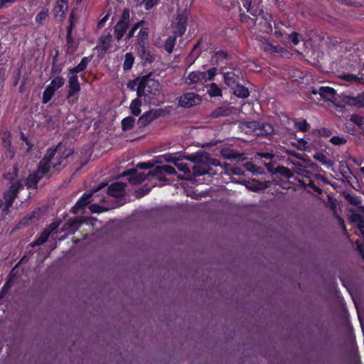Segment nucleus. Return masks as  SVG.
Instances as JSON below:
<instances>
[{
    "label": "nucleus",
    "instance_id": "obj_1",
    "mask_svg": "<svg viewBox=\"0 0 364 364\" xmlns=\"http://www.w3.org/2000/svg\"><path fill=\"white\" fill-rule=\"evenodd\" d=\"M136 96L143 97L144 102L149 105L159 106L164 103L161 86L158 80L152 77L151 73L142 75L136 87Z\"/></svg>",
    "mask_w": 364,
    "mask_h": 364
},
{
    "label": "nucleus",
    "instance_id": "obj_2",
    "mask_svg": "<svg viewBox=\"0 0 364 364\" xmlns=\"http://www.w3.org/2000/svg\"><path fill=\"white\" fill-rule=\"evenodd\" d=\"M73 151L68 150L63 146L61 142H59L55 146L50 147L42 160L48 162L49 164L51 163V161L54 159L55 156L57 154V162L55 163L53 166L54 168H58L60 166L65 159H67L70 155L73 154Z\"/></svg>",
    "mask_w": 364,
    "mask_h": 364
},
{
    "label": "nucleus",
    "instance_id": "obj_3",
    "mask_svg": "<svg viewBox=\"0 0 364 364\" xmlns=\"http://www.w3.org/2000/svg\"><path fill=\"white\" fill-rule=\"evenodd\" d=\"M130 26V11L128 8L123 9L118 21L114 26V39L119 42L126 34Z\"/></svg>",
    "mask_w": 364,
    "mask_h": 364
},
{
    "label": "nucleus",
    "instance_id": "obj_4",
    "mask_svg": "<svg viewBox=\"0 0 364 364\" xmlns=\"http://www.w3.org/2000/svg\"><path fill=\"white\" fill-rule=\"evenodd\" d=\"M165 110L162 108L152 109L143 113L139 117L137 121V124L139 128L146 127L148 124L156 120V119L164 116Z\"/></svg>",
    "mask_w": 364,
    "mask_h": 364
},
{
    "label": "nucleus",
    "instance_id": "obj_5",
    "mask_svg": "<svg viewBox=\"0 0 364 364\" xmlns=\"http://www.w3.org/2000/svg\"><path fill=\"white\" fill-rule=\"evenodd\" d=\"M188 20V14L186 10L183 11L177 15L175 21L171 25L174 35L181 37L185 33L187 28Z\"/></svg>",
    "mask_w": 364,
    "mask_h": 364
},
{
    "label": "nucleus",
    "instance_id": "obj_6",
    "mask_svg": "<svg viewBox=\"0 0 364 364\" xmlns=\"http://www.w3.org/2000/svg\"><path fill=\"white\" fill-rule=\"evenodd\" d=\"M106 186V184L102 183L98 186L97 188L94 190L92 192L83 193L80 196V198L77 200L75 204L71 208L70 212L73 214L78 213L81 209L84 208L87 205L90 203V198L92 194L102 189Z\"/></svg>",
    "mask_w": 364,
    "mask_h": 364
},
{
    "label": "nucleus",
    "instance_id": "obj_7",
    "mask_svg": "<svg viewBox=\"0 0 364 364\" xmlns=\"http://www.w3.org/2000/svg\"><path fill=\"white\" fill-rule=\"evenodd\" d=\"M309 92L312 95H319L326 101L333 102L336 100V90L328 86H321L318 89L311 87Z\"/></svg>",
    "mask_w": 364,
    "mask_h": 364
},
{
    "label": "nucleus",
    "instance_id": "obj_8",
    "mask_svg": "<svg viewBox=\"0 0 364 364\" xmlns=\"http://www.w3.org/2000/svg\"><path fill=\"white\" fill-rule=\"evenodd\" d=\"M201 101V97L196 93L187 92L181 96L178 104L181 107L188 108L198 105Z\"/></svg>",
    "mask_w": 364,
    "mask_h": 364
},
{
    "label": "nucleus",
    "instance_id": "obj_9",
    "mask_svg": "<svg viewBox=\"0 0 364 364\" xmlns=\"http://www.w3.org/2000/svg\"><path fill=\"white\" fill-rule=\"evenodd\" d=\"M261 19L259 21V30L265 33H271L273 31L272 22L273 21L272 16L268 13H264V11H259Z\"/></svg>",
    "mask_w": 364,
    "mask_h": 364
},
{
    "label": "nucleus",
    "instance_id": "obj_10",
    "mask_svg": "<svg viewBox=\"0 0 364 364\" xmlns=\"http://www.w3.org/2000/svg\"><path fill=\"white\" fill-rule=\"evenodd\" d=\"M80 91V84L78 80V76L75 74H71L68 77V90L67 94V99L70 100L71 97L77 95Z\"/></svg>",
    "mask_w": 364,
    "mask_h": 364
},
{
    "label": "nucleus",
    "instance_id": "obj_11",
    "mask_svg": "<svg viewBox=\"0 0 364 364\" xmlns=\"http://www.w3.org/2000/svg\"><path fill=\"white\" fill-rule=\"evenodd\" d=\"M241 73L239 70L223 73L224 83L230 88L235 87L240 83Z\"/></svg>",
    "mask_w": 364,
    "mask_h": 364
},
{
    "label": "nucleus",
    "instance_id": "obj_12",
    "mask_svg": "<svg viewBox=\"0 0 364 364\" xmlns=\"http://www.w3.org/2000/svg\"><path fill=\"white\" fill-rule=\"evenodd\" d=\"M230 58V55L227 50H214L211 55L212 64L216 66L225 64L227 60Z\"/></svg>",
    "mask_w": 364,
    "mask_h": 364
},
{
    "label": "nucleus",
    "instance_id": "obj_13",
    "mask_svg": "<svg viewBox=\"0 0 364 364\" xmlns=\"http://www.w3.org/2000/svg\"><path fill=\"white\" fill-rule=\"evenodd\" d=\"M259 46L263 51L269 54H282L284 50V48L279 46L273 45L268 39L264 38L260 40Z\"/></svg>",
    "mask_w": 364,
    "mask_h": 364
},
{
    "label": "nucleus",
    "instance_id": "obj_14",
    "mask_svg": "<svg viewBox=\"0 0 364 364\" xmlns=\"http://www.w3.org/2000/svg\"><path fill=\"white\" fill-rule=\"evenodd\" d=\"M140 30L136 36L135 47L147 46L149 28L144 25L139 27Z\"/></svg>",
    "mask_w": 364,
    "mask_h": 364
},
{
    "label": "nucleus",
    "instance_id": "obj_15",
    "mask_svg": "<svg viewBox=\"0 0 364 364\" xmlns=\"http://www.w3.org/2000/svg\"><path fill=\"white\" fill-rule=\"evenodd\" d=\"M136 50L144 64L151 63L154 61L155 55L150 52L147 46L136 47Z\"/></svg>",
    "mask_w": 364,
    "mask_h": 364
},
{
    "label": "nucleus",
    "instance_id": "obj_16",
    "mask_svg": "<svg viewBox=\"0 0 364 364\" xmlns=\"http://www.w3.org/2000/svg\"><path fill=\"white\" fill-rule=\"evenodd\" d=\"M17 197L18 196L16 195H14L12 193H9L6 191L4 193L3 198L4 202L3 203L1 200L0 201V208L2 210L4 213L6 214L9 212Z\"/></svg>",
    "mask_w": 364,
    "mask_h": 364
},
{
    "label": "nucleus",
    "instance_id": "obj_17",
    "mask_svg": "<svg viewBox=\"0 0 364 364\" xmlns=\"http://www.w3.org/2000/svg\"><path fill=\"white\" fill-rule=\"evenodd\" d=\"M125 185L122 182H115L107 188V193L112 197L122 196L124 192Z\"/></svg>",
    "mask_w": 364,
    "mask_h": 364
},
{
    "label": "nucleus",
    "instance_id": "obj_18",
    "mask_svg": "<svg viewBox=\"0 0 364 364\" xmlns=\"http://www.w3.org/2000/svg\"><path fill=\"white\" fill-rule=\"evenodd\" d=\"M192 173L194 176H200L205 174L215 175V171L213 168L205 164H198L193 166Z\"/></svg>",
    "mask_w": 364,
    "mask_h": 364
},
{
    "label": "nucleus",
    "instance_id": "obj_19",
    "mask_svg": "<svg viewBox=\"0 0 364 364\" xmlns=\"http://www.w3.org/2000/svg\"><path fill=\"white\" fill-rule=\"evenodd\" d=\"M93 58V55H90L89 56L83 57L80 62L74 68H69L68 72L70 74H75L77 75L79 73L83 72L86 70L88 64L90 63L92 59Z\"/></svg>",
    "mask_w": 364,
    "mask_h": 364
},
{
    "label": "nucleus",
    "instance_id": "obj_20",
    "mask_svg": "<svg viewBox=\"0 0 364 364\" xmlns=\"http://www.w3.org/2000/svg\"><path fill=\"white\" fill-rule=\"evenodd\" d=\"M164 173L174 175L176 173V171L175 168L171 165H161L156 166L149 171V175H162Z\"/></svg>",
    "mask_w": 364,
    "mask_h": 364
},
{
    "label": "nucleus",
    "instance_id": "obj_21",
    "mask_svg": "<svg viewBox=\"0 0 364 364\" xmlns=\"http://www.w3.org/2000/svg\"><path fill=\"white\" fill-rule=\"evenodd\" d=\"M112 42V34L109 32L106 34L104 33L98 39L97 47L100 48L105 53L111 48Z\"/></svg>",
    "mask_w": 364,
    "mask_h": 364
},
{
    "label": "nucleus",
    "instance_id": "obj_22",
    "mask_svg": "<svg viewBox=\"0 0 364 364\" xmlns=\"http://www.w3.org/2000/svg\"><path fill=\"white\" fill-rule=\"evenodd\" d=\"M274 131V127L270 124L259 122L255 135L267 137L271 136Z\"/></svg>",
    "mask_w": 364,
    "mask_h": 364
},
{
    "label": "nucleus",
    "instance_id": "obj_23",
    "mask_svg": "<svg viewBox=\"0 0 364 364\" xmlns=\"http://www.w3.org/2000/svg\"><path fill=\"white\" fill-rule=\"evenodd\" d=\"M205 74L200 71L191 72L186 78V83L188 85L204 82Z\"/></svg>",
    "mask_w": 364,
    "mask_h": 364
},
{
    "label": "nucleus",
    "instance_id": "obj_24",
    "mask_svg": "<svg viewBox=\"0 0 364 364\" xmlns=\"http://www.w3.org/2000/svg\"><path fill=\"white\" fill-rule=\"evenodd\" d=\"M156 178L159 181H168V179L166 178L164 174L162 175H149V173L146 176H145L144 173H137L134 171V176L132 177V179L134 180L136 183H139L144 181L146 178Z\"/></svg>",
    "mask_w": 364,
    "mask_h": 364
},
{
    "label": "nucleus",
    "instance_id": "obj_25",
    "mask_svg": "<svg viewBox=\"0 0 364 364\" xmlns=\"http://www.w3.org/2000/svg\"><path fill=\"white\" fill-rule=\"evenodd\" d=\"M220 153L223 157L227 159H235L236 161L243 159V154L232 149H222Z\"/></svg>",
    "mask_w": 364,
    "mask_h": 364
},
{
    "label": "nucleus",
    "instance_id": "obj_26",
    "mask_svg": "<svg viewBox=\"0 0 364 364\" xmlns=\"http://www.w3.org/2000/svg\"><path fill=\"white\" fill-rule=\"evenodd\" d=\"M41 179V177L33 171L28 176L25 181V186L28 189H37L38 183Z\"/></svg>",
    "mask_w": 364,
    "mask_h": 364
},
{
    "label": "nucleus",
    "instance_id": "obj_27",
    "mask_svg": "<svg viewBox=\"0 0 364 364\" xmlns=\"http://www.w3.org/2000/svg\"><path fill=\"white\" fill-rule=\"evenodd\" d=\"M346 102L351 106L364 107V91L358 93L355 97H348Z\"/></svg>",
    "mask_w": 364,
    "mask_h": 364
},
{
    "label": "nucleus",
    "instance_id": "obj_28",
    "mask_svg": "<svg viewBox=\"0 0 364 364\" xmlns=\"http://www.w3.org/2000/svg\"><path fill=\"white\" fill-rule=\"evenodd\" d=\"M51 168L50 164L43 161L42 159L39 161L37 169L34 171L37 175L43 178L44 176L48 174Z\"/></svg>",
    "mask_w": 364,
    "mask_h": 364
},
{
    "label": "nucleus",
    "instance_id": "obj_29",
    "mask_svg": "<svg viewBox=\"0 0 364 364\" xmlns=\"http://www.w3.org/2000/svg\"><path fill=\"white\" fill-rule=\"evenodd\" d=\"M68 9V5H65L60 2L57 1L53 8V15L55 18L62 20L65 18V11Z\"/></svg>",
    "mask_w": 364,
    "mask_h": 364
},
{
    "label": "nucleus",
    "instance_id": "obj_30",
    "mask_svg": "<svg viewBox=\"0 0 364 364\" xmlns=\"http://www.w3.org/2000/svg\"><path fill=\"white\" fill-rule=\"evenodd\" d=\"M234 95L240 98H247L250 95V92L247 87L238 83L235 87H232Z\"/></svg>",
    "mask_w": 364,
    "mask_h": 364
},
{
    "label": "nucleus",
    "instance_id": "obj_31",
    "mask_svg": "<svg viewBox=\"0 0 364 364\" xmlns=\"http://www.w3.org/2000/svg\"><path fill=\"white\" fill-rule=\"evenodd\" d=\"M141 97H136L132 100L129 109L132 114L139 116L141 113Z\"/></svg>",
    "mask_w": 364,
    "mask_h": 364
},
{
    "label": "nucleus",
    "instance_id": "obj_32",
    "mask_svg": "<svg viewBox=\"0 0 364 364\" xmlns=\"http://www.w3.org/2000/svg\"><path fill=\"white\" fill-rule=\"evenodd\" d=\"M274 173L279 174L281 176H283L287 179L291 178L294 176V173L289 168L285 167L282 165H279L275 168Z\"/></svg>",
    "mask_w": 364,
    "mask_h": 364
},
{
    "label": "nucleus",
    "instance_id": "obj_33",
    "mask_svg": "<svg viewBox=\"0 0 364 364\" xmlns=\"http://www.w3.org/2000/svg\"><path fill=\"white\" fill-rule=\"evenodd\" d=\"M50 235V231H48V230H44L38 237V238L31 242V245L32 247H36L44 244L48 240Z\"/></svg>",
    "mask_w": 364,
    "mask_h": 364
},
{
    "label": "nucleus",
    "instance_id": "obj_34",
    "mask_svg": "<svg viewBox=\"0 0 364 364\" xmlns=\"http://www.w3.org/2000/svg\"><path fill=\"white\" fill-rule=\"evenodd\" d=\"M65 82V80L62 76L58 75L53 77L48 86L55 92L64 85Z\"/></svg>",
    "mask_w": 364,
    "mask_h": 364
},
{
    "label": "nucleus",
    "instance_id": "obj_35",
    "mask_svg": "<svg viewBox=\"0 0 364 364\" xmlns=\"http://www.w3.org/2000/svg\"><path fill=\"white\" fill-rule=\"evenodd\" d=\"M135 58L132 53H127L124 55V60L122 65L124 71L130 70L134 63Z\"/></svg>",
    "mask_w": 364,
    "mask_h": 364
},
{
    "label": "nucleus",
    "instance_id": "obj_36",
    "mask_svg": "<svg viewBox=\"0 0 364 364\" xmlns=\"http://www.w3.org/2000/svg\"><path fill=\"white\" fill-rule=\"evenodd\" d=\"M135 124V119L134 117L128 116L124 117L121 122L122 129L124 132L131 130Z\"/></svg>",
    "mask_w": 364,
    "mask_h": 364
},
{
    "label": "nucleus",
    "instance_id": "obj_37",
    "mask_svg": "<svg viewBox=\"0 0 364 364\" xmlns=\"http://www.w3.org/2000/svg\"><path fill=\"white\" fill-rule=\"evenodd\" d=\"M146 24V21L144 20H140L137 21L136 23H134L130 29L129 30L127 34L125 36V41H128L130 39H132L135 34V32L137 29L139 28L140 26Z\"/></svg>",
    "mask_w": 364,
    "mask_h": 364
},
{
    "label": "nucleus",
    "instance_id": "obj_38",
    "mask_svg": "<svg viewBox=\"0 0 364 364\" xmlns=\"http://www.w3.org/2000/svg\"><path fill=\"white\" fill-rule=\"evenodd\" d=\"M341 79L348 82H354L358 85H364V77H358L353 74H344L342 75Z\"/></svg>",
    "mask_w": 364,
    "mask_h": 364
},
{
    "label": "nucleus",
    "instance_id": "obj_39",
    "mask_svg": "<svg viewBox=\"0 0 364 364\" xmlns=\"http://www.w3.org/2000/svg\"><path fill=\"white\" fill-rule=\"evenodd\" d=\"M176 36H176V35L169 36L165 40L164 49L169 54H171L173 50V48H174V46H175L176 41Z\"/></svg>",
    "mask_w": 364,
    "mask_h": 364
},
{
    "label": "nucleus",
    "instance_id": "obj_40",
    "mask_svg": "<svg viewBox=\"0 0 364 364\" xmlns=\"http://www.w3.org/2000/svg\"><path fill=\"white\" fill-rule=\"evenodd\" d=\"M209 164L214 166H220L222 169V171L220 172L221 174L229 173L228 171H229L230 164H228L227 163L222 164L220 161V160H218L217 159H210Z\"/></svg>",
    "mask_w": 364,
    "mask_h": 364
},
{
    "label": "nucleus",
    "instance_id": "obj_41",
    "mask_svg": "<svg viewBox=\"0 0 364 364\" xmlns=\"http://www.w3.org/2000/svg\"><path fill=\"white\" fill-rule=\"evenodd\" d=\"M314 158L321 163L326 168H330L333 166L331 160L328 159L326 156L321 152L316 153L314 155Z\"/></svg>",
    "mask_w": 364,
    "mask_h": 364
},
{
    "label": "nucleus",
    "instance_id": "obj_42",
    "mask_svg": "<svg viewBox=\"0 0 364 364\" xmlns=\"http://www.w3.org/2000/svg\"><path fill=\"white\" fill-rule=\"evenodd\" d=\"M23 188V184L22 183V181L16 180L14 182H12V183L11 184V186H9V189L6 191L11 193H12L18 196L19 191Z\"/></svg>",
    "mask_w": 364,
    "mask_h": 364
},
{
    "label": "nucleus",
    "instance_id": "obj_43",
    "mask_svg": "<svg viewBox=\"0 0 364 364\" xmlns=\"http://www.w3.org/2000/svg\"><path fill=\"white\" fill-rule=\"evenodd\" d=\"M49 10L48 8H43L36 16L35 20L38 25H41L43 22L48 16Z\"/></svg>",
    "mask_w": 364,
    "mask_h": 364
},
{
    "label": "nucleus",
    "instance_id": "obj_44",
    "mask_svg": "<svg viewBox=\"0 0 364 364\" xmlns=\"http://www.w3.org/2000/svg\"><path fill=\"white\" fill-rule=\"evenodd\" d=\"M208 93L210 97H219L222 95L221 89L214 82L209 85Z\"/></svg>",
    "mask_w": 364,
    "mask_h": 364
},
{
    "label": "nucleus",
    "instance_id": "obj_45",
    "mask_svg": "<svg viewBox=\"0 0 364 364\" xmlns=\"http://www.w3.org/2000/svg\"><path fill=\"white\" fill-rule=\"evenodd\" d=\"M274 36L277 37H282L284 35H287L286 31L283 29V26L287 27L281 21H274Z\"/></svg>",
    "mask_w": 364,
    "mask_h": 364
},
{
    "label": "nucleus",
    "instance_id": "obj_46",
    "mask_svg": "<svg viewBox=\"0 0 364 364\" xmlns=\"http://www.w3.org/2000/svg\"><path fill=\"white\" fill-rule=\"evenodd\" d=\"M55 92L53 90V89L47 86L43 92L42 102L43 104H47L48 102H49L53 97V95H55Z\"/></svg>",
    "mask_w": 364,
    "mask_h": 364
},
{
    "label": "nucleus",
    "instance_id": "obj_47",
    "mask_svg": "<svg viewBox=\"0 0 364 364\" xmlns=\"http://www.w3.org/2000/svg\"><path fill=\"white\" fill-rule=\"evenodd\" d=\"M83 220L82 218L80 217H75L73 219H70L67 223V225H68V228L74 231L76 229L79 228V226L82 223Z\"/></svg>",
    "mask_w": 364,
    "mask_h": 364
},
{
    "label": "nucleus",
    "instance_id": "obj_48",
    "mask_svg": "<svg viewBox=\"0 0 364 364\" xmlns=\"http://www.w3.org/2000/svg\"><path fill=\"white\" fill-rule=\"evenodd\" d=\"M350 121L354 123L355 124H356L359 128H360L362 130H363V132L364 134V126H363V124H364V119H363V117L358 115V114H352L350 116Z\"/></svg>",
    "mask_w": 364,
    "mask_h": 364
},
{
    "label": "nucleus",
    "instance_id": "obj_49",
    "mask_svg": "<svg viewBox=\"0 0 364 364\" xmlns=\"http://www.w3.org/2000/svg\"><path fill=\"white\" fill-rule=\"evenodd\" d=\"M12 287L11 279H8L0 290V300H1Z\"/></svg>",
    "mask_w": 364,
    "mask_h": 364
},
{
    "label": "nucleus",
    "instance_id": "obj_50",
    "mask_svg": "<svg viewBox=\"0 0 364 364\" xmlns=\"http://www.w3.org/2000/svg\"><path fill=\"white\" fill-rule=\"evenodd\" d=\"M243 126L249 129V130L246 131V132H252L254 134H255L257 129L258 126H259V122H258V121L246 122L243 124Z\"/></svg>",
    "mask_w": 364,
    "mask_h": 364
},
{
    "label": "nucleus",
    "instance_id": "obj_51",
    "mask_svg": "<svg viewBox=\"0 0 364 364\" xmlns=\"http://www.w3.org/2000/svg\"><path fill=\"white\" fill-rule=\"evenodd\" d=\"M295 127L299 130V131H301V132H307L309 128H310V125L309 124L306 122V119H301L300 121H298V122H295Z\"/></svg>",
    "mask_w": 364,
    "mask_h": 364
},
{
    "label": "nucleus",
    "instance_id": "obj_52",
    "mask_svg": "<svg viewBox=\"0 0 364 364\" xmlns=\"http://www.w3.org/2000/svg\"><path fill=\"white\" fill-rule=\"evenodd\" d=\"M246 187L248 190L253 192H258L264 188L263 183L259 181H255L252 183H249L248 185H246Z\"/></svg>",
    "mask_w": 364,
    "mask_h": 364
},
{
    "label": "nucleus",
    "instance_id": "obj_53",
    "mask_svg": "<svg viewBox=\"0 0 364 364\" xmlns=\"http://www.w3.org/2000/svg\"><path fill=\"white\" fill-rule=\"evenodd\" d=\"M205 74L204 82L212 80L217 73V68L215 67L210 68L206 72H202Z\"/></svg>",
    "mask_w": 364,
    "mask_h": 364
},
{
    "label": "nucleus",
    "instance_id": "obj_54",
    "mask_svg": "<svg viewBox=\"0 0 364 364\" xmlns=\"http://www.w3.org/2000/svg\"><path fill=\"white\" fill-rule=\"evenodd\" d=\"M160 0H143L141 4L146 11H150L151 9L157 6Z\"/></svg>",
    "mask_w": 364,
    "mask_h": 364
},
{
    "label": "nucleus",
    "instance_id": "obj_55",
    "mask_svg": "<svg viewBox=\"0 0 364 364\" xmlns=\"http://www.w3.org/2000/svg\"><path fill=\"white\" fill-rule=\"evenodd\" d=\"M142 76H139L136 78L129 80L127 83V88L130 90L136 91V87H139V82L141 80Z\"/></svg>",
    "mask_w": 364,
    "mask_h": 364
},
{
    "label": "nucleus",
    "instance_id": "obj_56",
    "mask_svg": "<svg viewBox=\"0 0 364 364\" xmlns=\"http://www.w3.org/2000/svg\"><path fill=\"white\" fill-rule=\"evenodd\" d=\"M329 141L333 145H343L347 142V139L345 137L339 136H332Z\"/></svg>",
    "mask_w": 364,
    "mask_h": 364
},
{
    "label": "nucleus",
    "instance_id": "obj_57",
    "mask_svg": "<svg viewBox=\"0 0 364 364\" xmlns=\"http://www.w3.org/2000/svg\"><path fill=\"white\" fill-rule=\"evenodd\" d=\"M344 198L350 205H358L360 203V199L357 196H353L350 193L345 194Z\"/></svg>",
    "mask_w": 364,
    "mask_h": 364
},
{
    "label": "nucleus",
    "instance_id": "obj_58",
    "mask_svg": "<svg viewBox=\"0 0 364 364\" xmlns=\"http://www.w3.org/2000/svg\"><path fill=\"white\" fill-rule=\"evenodd\" d=\"M63 70V65L61 64L51 65L50 77H54L58 75Z\"/></svg>",
    "mask_w": 364,
    "mask_h": 364
},
{
    "label": "nucleus",
    "instance_id": "obj_59",
    "mask_svg": "<svg viewBox=\"0 0 364 364\" xmlns=\"http://www.w3.org/2000/svg\"><path fill=\"white\" fill-rule=\"evenodd\" d=\"M299 37V33L295 31L288 35V39L293 43L294 46H297L299 43L300 41Z\"/></svg>",
    "mask_w": 364,
    "mask_h": 364
},
{
    "label": "nucleus",
    "instance_id": "obj_60",
    "mask_svg": "<svg viewBox=\"0 0 364 364\" xmlns=\"http://www.w3.org/2000/svg\"><path fill=\"white\" fill-rule=\"evenodd\" d=\"M228 110L223 107H218L213 112V116L215 117L220 116H228Z\"/></svg>",
    "mask_w": 364,
    "mask_h": 364
},
{
    "label": "nucleus",
    "instance_id": "obj_61",
    "mask_svg": "<svg viewBox=\"0 0 364 364\" xmlns=\"http://www.w3.org/2000/svg\"><path fill=\"white\" fill-rule=\"evenodd\" d=\"M176 166L181 171L183 172L184 173H191L189 166L186 163H184V162L178 163V164H176Z\"/></svg>",
    "mask_w": 364,
    "mask_h": 364
},
{
    "label": "nucleus",
    "instance_id": "obj_62",
    "mask_svg": "<svg viewBox=\"0 0 364 364\" xmlns=\"http://www.w3.org/2000/svg\"><path fill=\"white\" fill-rule=\"evenodd\" d=\"M151 191V188L149 187L143 186L142 188H139L136 192V196L139 198L143 197L145 195L148 194L149 191Z\"/></svg>",
    "mask_w": 364,
    "mask_h": 364
},
{
    "label": "nucleus",
    "instance_id": "obj_63",
    "mask_svg": "<svg viewBox=\"0 0 364 364\" xmlns=\"http://www.w3.org/2000/svg\"><path fill=\"white\" fill-rule=\"evenodd\" d=\"M228 172H229V173H227L228 175H230V173H232L235 175H240L242 173V170L240 167H237V166L233 167L230 164V168H229Z\"/></svg>",
    "mask_w": 364,
    "mask_h": 364
},
{
    "label": "nucleus",
    "instance_id": "obj_64",
    "mask_svg": "<svg viewBox=\"0 0 364 364\" xmlns=\"http://www.w3.org/2000/svg\"><path fill=\"white\" fill-rule=\"evenodd\" d=\"M307 186L311 188L314 191V192L316 193L317 194L322 193V190L319 187L316 186L314 181H312L311 180L309 181V183L307 184Z\"/></svg>",
    "mask_w": 364,
    "mask_h": 364
}]
</instances>
